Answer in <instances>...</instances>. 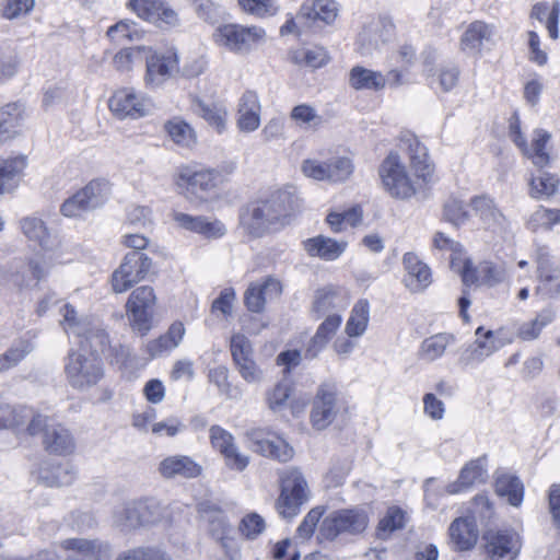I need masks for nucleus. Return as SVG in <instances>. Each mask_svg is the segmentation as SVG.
Wrapping results in <instances>:
<instances>
[{
    "mask_svg": "<svg viewBox=\"0 0 560 560\" xmlns=\"http://www.w3.org/2000/svg\"><path fill=\"white\" fill-rule=\"evenodd\" d=\"M266 32L259 26H245L236 23L219 25L213 33L214 43L230 52L247 55L264 40Z\"/></svg>",
    "mask_w": 560,
    "mask_h": 560,
    "instance_id": "nucleus-4",
    "label": "nucleus"
},
{
    "mask_svg": "<svg viewBox=\"0 0 560 560\" xmlns=\"http://www.w3.org/2000/svg\"><path fill=\"white\" fill-rule=\"evenodd\" d=\"M405 521V512L400 508H388L385 516L378 523L377 536L385 539L393 532L402 528Z\"/></svg>",
    "mask_w": 560,
    "mask_h": 560,
    "instance_id": "nucleus-61",
    "label": "nucleus"
},
{
    "mask_svg": "<svg viewBox=\"0 0 560 560\" xmlns=\"http://www.w3.org/2000/svg\"><path fill=\"white\" fill-rule=\"evenodd\" d=\"M191 110L201 117L219 135L228 130L229 112L222 102L208 103L198 96L191 97Z\"/></svg>",
    "mask_w": 560,
    "mask_h": 560,
    "instance_id": "nucleus-30",
    "label": "nucleus"
},
{
    "mask_svg": "<svg viewBox=\"0 0 560 560\" xmlns=\"http://www.w3.org/2000/svg\"><path fill=\"white\" fill-rule=\"evenodd\" d=\"M65 374L71 387L86 390L104 377V363L95 353L70 350L65 362Z\"/></svg>",
    "mask_w": 560,
    "mask_h": 560,
    "instance_id": "nucleus-3",
    "label": "nucleus"
},
{
    "mask_svg": "<svg viewBox=\"0 0 560 560\" xmlns=\"http://www.w3.org/2000/svg\"><path fill=\"white\" fill-rule=\"evenodd\" d=\"M62 549L72 551L82 560H109V546L98 539L68 538L60 542Z\"/></svg>",
    "mask_w": 560,
    "mask_h": 560,
    "instance_id": "nucleus-32",
    "label": "nucleus"
},
{
    "mask_svg": "<svg viewBox=\"0 0 560 560\" xmlns=\"http://www.w3.org/2000/svg\"><path fill=\"white\" fill-rule=\"evenodd\" d=\"M45 421L46 417L43 416ZM44 430L45 448L56 455H68L74 451L75 443L70 431L61 424L48 425L44 422L39 432Z\"/></svg>",
    "mask_w": 560,
    "mask_h": 560,
    "instance_id": "nucleus-34",
    "label": "nucleus"
},
{
    "mask_svg": "<svg viewBox=\"0 0 560 560\" xmlns=\"http://www.w3.org/2000/svg\"><path fill=\"white\" fill-rule=\"evenodd\" d=\"M347 246L348 243L345 241H336L324 235L307 238L303 242V247L310 256L319 257L327 261L339 258Z\"/></svg>",
    "mask_w": 560,
    "mask_h": 560,
    "instance_id": "nucleus-37",
    "label": "nucleus"
},
{
    "mask_svg": "<svg viewBox=\"0 0 560 560\" xmlns=\"http://www.w3.org/2000/svg\"><path fill=\"white\" fill-rule=\"evenodd\" d=\"M452 541L460 550H468L475 546L478 539V529L472 518L459 517L450 526Z\"/></svg>",
    "mask_w": 560,
    "mask_h": 560,
    "instance_id": "nucleus-44",
    "label": "nucleus"
},
{
    "mask_svg": "<svg viewBox=\"0 0 560 560\" xmlns=\"http://www.w3.org/2000/svg\"><path fill=\"white\" fill-rule=\"evenodd\" d=\"M295 196L289 190H278L268 199L250 202L240 213V224L247 234L260 237L288 223L294 211Z\"/></svg>",
    "mask_w": 560,
    "mask_h": 560,
    "instance_id": "nucleus-1",
    "label": "nucleus"
},
{
    "mask_svg": "<svg viewBox=\"0 0 560 560\" xmlns=\"http://www.w3.org/2000/svg\"><path fill=\"white\" fill-rule=\"evenodd\" d=\"M487 478L486 459L470 460L462 468L458 479L447 486V492L451 494L462 492L474 485L483 483Z\"/></svg>",
    "mask_w": 560,
    "mask_h": 560,
    "instance_id": "nucleus-38",
    "label": "nucleus"
},
{
    "mask_svg": "<svg viewBox=\"0 0 560 560\" xmlns=\"http://www.w3.org/2000/svg\"><path fill=\"white\" fill-rule=\"evenodd\" d=\"M342 305V298L332 287L318 289L315 293L313 310L323 315L326 312Z\"/></svg>",
    "mask_w": 560,
    "mask_h": 560,
    "instance_id": "nucleus-60",
    "label": "nucleus"
},
{
    "mask_svg": "<svg viewBox=\"0 0 560 560\" xmlns=\"http://www.w3.org/2000/svg\"><path fill=\"white\" fill-rule=\"evenodd\" d=\"M495 492L513 506H520L524 498V486L518 477L511 474H500L495 478Z\"/></svg>",
    "mask_w": 560,
    "mask_h": 560,
    "instance_id": "nucleus-46",
    "label": "nucleus"
},
{
    "mask_svg": "<svg viewBox=\"0 0 560 560\" xmlns=\"http://www.w3.org/2000/svg\"><path fill=\"white\" fill-rule=\"evenodd\" d=\"M497 28L483 21L471 22L459 39V50L467 56H480L483 49L495 44Z\"/></svg>",
    "mask_w": 560,
    "mask_h": 560,
    "instance_id": "nucleus-17",
    "label": "nucleus"
},
{
    "mask_svg": "<svg viewBox=\"0 0 560 560\" xmlns=\"http://www.w3.org/2000/svg\"><path fill=\"white\" fill-rule=\"evenodd\" d=\"M127 8L138 18L160 28H175L180 25L178 13L165 0H128Z\"/></svg>",
    "mask_w": 560,
    "mask_h": 560,
    "instance_id": "nucleus-12",
    "label": "nucleus"
},
{
    "mask_svg": "<svg viewBox=\"0 0 560 560\" xmlns=\"http://www.w3.org/2000/svg\"><path fill=\"white\" fill-rule=\"evenodd\" d=\"M209 434L211 445L224 456L229 468L243 471L248 466V456L238 452L234 436L229 431L220 425H212Z\"/></svg>",
    "mask_w": 560,
    "mask_h": 560,
    "instance_id": "nucleus-23",
    "label": "nucleus"
},
{
    "mask_svg": "<svg viewBox=\"0 0 560 560\" xmlns=\"http://www.w3.org/2000/svg\"><path fill=\"white\" fill-rule=\"evenodd\" d=\"M458 271L465 285L485 284L492 287L504 279V270L490 261H482L475 267L470 259H466Z\"/></svg>",
    "mask_w": 560,
    "mask_h": 560,
    "instance_id": "nucleus-27",
    "label": "nucleus"
},
{
    "mask_svg": "<svg viewBox=\"0 0 560 560\" xmlns=\"http://www.w3.org/2000/svg\"><path fill=\"white\" fill-rule=\"evenodd\" d=\"M60 313L62 316L61 325L63 330L68 336H73L78 339L86 334L90 325L95 322L93 318L80 316L77 310L70 304H65Z\"/></svg>",
    "mask_w": 560,
    "mask_h": 560,
    "instance_id": "nucleus-49",
    "label": "nucleus"
},
{
    "mask_svg": "<svg viewBox=\"0 0 560 560\" xmlns=\"http://www.w3.org/2000/svg\"><path fill=\"white\" fill-rule=\"evenodd\" d=\"M348 82L349 85L357 91H380L386 86V80L382 72L362 66H354L350 70Z\"/></svg>",
    "mask_w": 560,
    "mask_h": 560,
    "instance_id": "nucleus-43",
    "label": "nucleus"
},
{
    "mask_svg": "<svg viewBox=\"0 0 560 560\" xmlns=\"http://www.w3.org/2000/svg\"><path fill=\"white\" fill-rule=\"evenodd\" d=\"M200 517L208 524L209 534L218 541L222 548L228 549L231 542L230 534L232 528L225 513L211 502H201L198 505Z\"/></svg>",
    "mask_w": 560,
    "mask_h": 560,
    "instance_id": "nucleus-28",
    "label": "nucleus"
},
{
    "mask_svg": "<svg viewBox=\"0 0 560 560\" xmlns=\"http://www.w3.org/2000/svg\"><path fill=\"white\" fill-rule=\"evenodd\" d=\"M537 265L536 294L542 300L560 299V266L553 260L546 245H537L535 249Z\"/></svg>",
    "mask_w": 560,
    "mask_h": 560,
    "instance_id": "nucleus-9",
    "label": "nucleus"
},
{
    "mask_svg": "<svg viewBox=\"0 0 560 560\" xmlns=\"http://www.w3.org/2000/svg\"><path fill=\"white\" fill-rule=\"evenodd\" d=\"M237 2L245 13L259 19L275 16L280 10L277 0H237Z\"/></svg>",
    "mask_w": 560,
    "mask_h": 560,
    "instance_id": "nucleus-58",
    "label": "nucleus"
},
{
    "mask_svg": "<svg viewBox=\"0 0 560 560\" xmlns=\"http://www.w3.org/2000/svg\"><path fill=\"white\" fill-rule=\"evenodd\" d=\"M113 524L119 530L129 533L141 528L139 500L122 502L113 510Z\"/></svg>",
    "mask_w": 560,
    "mask_h": 560,
    "instance_id": "nucleus-42",
    "label": "nucleus"
},
{
    "mask_svg": "<svg viewBox=\"0 0 560 560\" xmlns=\"http://www.w3.org/2000/svg\"><path fill=\"white\" fill-rule=\"evenodd\" d=\"M139 509L141 527L170 528L182 512L178 504H165L155 498L139 499Z\"/></svg>",
    "mask_w": 560,
    "mask_h": 560,
    "instance_id": "nucleus-16",
    "label": "nucleus"
},
{
    "mask_svg": "<svg viewBox=\"0 0 560 560\" xmlns=\"http://www.w3.org/2000/svg\"><path fill=\"white\" fill-rule=\"evenodd\" d=\"M156 298L153 288L142 285L135 289L127 303V316L133 331L141 337L153 328V313Z\"/></svg>",
    "mask_w": 560,
    "mask_h": 560,
    "instance_id": "nucleus-8",
    "label": "nucleus"
},
{
    "mask_svg": "<svg viewBox=\"0 0 560 560\" xmlns=\"http://www.w3.org/2000/svg\"><path fill=\"white\" fill-rule=\"evenodd\" d=\"M178 178L185 185L186 192L190 198L203 202L215 194L221 175L210 168L191 170L185 167L180 171Z\"/></svg>",
    "mask_w": 560,
    "mask_h": 560,
    "instance_id": "nucleus-14",
    "label": "nucleus"
},
{
    "mask_svg": "<svg viewBox=\"0 0 560 560\" xmlns=\"http://www.w3.org/2000/svg\"><path fill=\"white\" fill-rule=\"evenodd\" d=\"M195 13L207 23L215 24L223 19L224 9L212 0H192Z\"/></svg>",
    "mask_w": 560,
    "mask_h": 560,
    "instance_id": "nucleus-63",
    "label": "nucleus"
},
{
    "mask_svg": "<svg viewBox=\"0 0 560 560\" xmlns=\"http://www.w3.org/2000/svg\"><path fill=\"white\" fill-rule=\"evenodd\" d=\"M370 320V304L368 300H359L347 320L346 324V334L349 337H360L362 336Z\"/></svg>",
    "mask_w": 560,
    "mask_h": 560,
    "instance_id": "nucleus-51",
    "label": "nucleus"
},
{
    "mask_svg": "<svg viewBox=\"0 0 560 560\" xmlns=\"http://www.w3.org/2000/svg\"><path fill=\"white\" fill-rule=\"evenodd\" d=\"M282 293V285L275 278H267L261 283H252L244 294V303L249 312L260 313L264 311L267 300H273Z\"/></svg>",
    "mask_w": 560,
    "mask_h": 560,
    "instance_id": "nucleus-31",
    "label": "nucleus"
},
{
    "mask_svg": "<svg viewBox=\"0 0 560 560\" xmlns=\"http://www.w3.org/2000/svg\"><path fill=\"white\" fill-rule=\"evenodd\" d=\"M26 166V158H0V195L13 191L20 182V176Z\"/></svg>",
    "mask_w": 560,
    "mask_h": 560,
    "instance_id": "nucleus-41",
    "label": "nucleus"
},
{
    "mask_svg": "<svg viewBox=\"0 0 560 560\" xmlns=\"http://www.w3.org/2000/svg\"><path fill=\"white\" fill-rule=\"evenodd\" d=\"M45 419L27 406L13 407L0 399V430L12 429L16 433L26 432L30 435L39 433Z\"/></svg>",
    "mask_w": 560,
    "mask_h": 560,
    "instance_id": "nucleus-11",
    "label": "nucleus"
},
{
    "mask_svg": "<svg viewBox=\"0 0 560 560\" xmlns=\"http://www.w3.org/2000/svg\"><path fill=\"white\" fill-rule=\"evenodd\" d=\"M110 192L108 182L104 179L91 180L86 186L63 201L60 212L68 218L83 214L103 206Z\"/></svg>",
    "mask_w": 560,
    "mask_h": 560,
    "instance_id": "nucleus-6",
    "label": "nucleus"
},
{
    "mask_svg": "<svg viewBox=\"0 0 560 560\" xmlns=\"http://www.w3.org/2000/svg\"><path fill=\"white\" fill-rule=\"evenodd\" d=\"M185 331L186 329L182 322H174L164 335L145 343L143 349L144 353H147L150 359L168 354L180 345Z\"/></svg>",
    "mask_w": 560,
    "mask_h": 560,
    "instance_id": "nucleus-35",
    "label": "nucleus"
},
{
    "mask_svg": "<svg viewBox=\"0 0 560 560\" xmlns=\"http://www.w3.org/2000/svg\"><path fill=\"white\" fill-rule=\"evenodd\" d=\"M338 8L332 0L305 1L298 13V19L303 20L307 25L319 23L330 24L337 18Z\"/></svg>",
    "mask_w": 560,
    "mask_h": 560,
    "instance_id": "nucleus-33",
    "label": "nucleus"
},
{
    "mask_svg": "<svg viewBox=\"0 0 560 560\" xmlns=\"http://www.w3.org/2000/svg\"><path fill=\"white\" fill-rule=\"evenodd\" d=\"M256 451L262 456L277 459L279 462H289L294 454L290 446L282 438L272 436L256 440Z\"/></svg>",
    "mask_w": 560,
    "mask_h": 560,
    "instance_id": "nucleus-48",
    "label": "nucleus"
},
{
    "mask_svg": "<svg viewBox=\"0 0 560 560\" xmlns=\"http://www.w3.org/2000/svg\"><path fill=\"white\" fill-rule=\"evenodd\" d=\"M402 264L407 272L404 281L411 292L421 291L431 283L429 266L420 260L415 253H406L402 257Z\"/></svg>",
    "mask_w": 560,
    "mask_h": 560,
    "instance_id": "nucleus-36",
    "label": "nucleus"
},
{
    "mask_svg": "<svg viewBox=\"0 0 560 560\" xmlns=\"http://www.w3.org/2000/svg\"><path fill=\"white\" fill-rule=\"evenodd\" d=\"M174 220L179 226L202 234L207 237H220L225 234V226L219 220L209 221L207 218L198 215L192 217L190 214L177 212L174 214Z\"/></svg>",
    "mask_w": 560,
    "mask_h": 560,
    "instance_id": "nucleus-39",
    "label": "nucleus"
},
{
    "mask_svg": "<svg viewBox=\"0 0 560 560\" xmlns=\"http://www.w3.org/2000/svg\"><path fill=\"white\" fill-rule=\"evenodd\" d=\"M485 539L487 555L492 560H515L522 548L521 537L513 529L490 530Z\"/></svg>",
    "mask_w": 560,
    "mask_h": 560,
    "instance_id": "nucleus-19",
    "label": "nucleus"
},
{
    "mask_svg": "<svg viewBox=\"0 0 560 560\" xmlns=\"http://www.w3.org/2000/svg\"><path fill=\"white\" fill-rule=\"evenodd\" d=\"M79 350L85 353H95L98 357L109 347V337L102 325L95 320L88 328L86 334L78 340Z\"/></svg>",
    "mask_w": 560,
    "mask_h": 560,
    "instance_id": "nucleus-45",
    "label": "nucleus"
},
{
    "mask_svg": "<svg viewBox=\"0 0 560 560\" xmlns=\"http://www.w3.org/2000/svg\"><path fill=\"white\" fill-rule=\"evenodd\" d=\"M20 224L23 234L28 241L38 244L44 249L50 247V234L42 219L26 217L21 220Z\"/></svg>",
    "mask_w": 560,
    "mask_h": 560,
    "instance_id": "nucleus-52",
    "label": "nucleus"
},
{
    "mask_svg": "<svg viewBox=\"0 0 560 560\" xmlns=\"http://www.w3.org/2000/svg\"><path fill=\"white\" fill-rule=\"evenodd\" d=\"M394 23L387 16L372 19L364 25L358 37V49L362 56H370L394 35Z\"/></svg>",
    "mask_w": 560,
    "mask_h": 560,
    "instance_id": "nucleus-18",
    "label": "nucleus"
},
{
    "mask_svg": "<svg viewBox=\"0 0 560 560\" xmlns=\"http://www.w3.org/2000/svg\"><path fill=\"white\" fill-rule=\"evenodd\" d=\"M75 476L73 467L66 463L52 466L51 470H42L39 478L48 487H63L70 486L75 480Z\"/></svg>",
    "mask_w": 560,
    "mask_h": 560,
    "instance_id": "nucleus-56",
    "label": "nucleus"
},
{
    "mask_svg": "<svg viewBox=\"0 0 560 560\" xmlns=\"http://www.w3.org/2000/svg\"><path fill=\"white\" fill-rule=\"evenodd\" d=\"M556 224H560V210L544 207H539L528 221L529 228L534 231L539 228L551 230Z\"/></svg>",
    "mask_w": 560,
    "mask_h": 560,
    "instance_id": "nucleus-64",
    "label": "nucleus"
},
{
    "mask_svg": "<svg viewBox=\"0 0 560 560\" xmlns=\"http://www.w3.org/2000/svg\"><path fill=\"white\" fill-rule=\"evenodd\" d=\"M261 121V104L255 91H245L237 103L236 127L241 132L256 131Z\"/></svg>",
    "mask_w": 560,
    "mask_h": 560,
    "instance_id": "nucleus-26",
    "label": "nucleus"
},
{
    "mask_svg": "<svg viewBox=\"0 0 560 560\" xmlns=\"http://www.w3.org/2000/svg\"><path fill=\"white\" fill-rule=\"evenodd\" d=\"M109 109L119 119H138L152 108L151 100L131 88L117 90L108 101Z\"/></svg>",
    "mask_w": 560,
    "mask_h": 560,
    "instance_id": "nucleus-13",
    "label": "nucleus"
},
{
    "mask_svg": "<svg viewBox=\"0 0 560 560\" xmlns=\"http://www.w3.org/2000/svg\"><path fill=\"white\" fill-rule=\"evenodd\" d=\"M308 500L307 482L298 469H288L281 477V492L276 502L283 518H293Z\"/></svg>",
    "mask_w": 560,
    "mask_h": 560,
    "instance_id": "nucleus-5",
    "label": "nucleus"
},
{
    "mask_svg": "<svg viewBox=\"0 0 560 560\" xmlns=\"http://www.w3.org/2000/svg\"><path fill=\"white\" fill-rule=\"evenodd\" d=\"M164 129L178 145L191 147L196 142V132L185 120L175 117L165 122Z\"/></svg>",
    "mask_w": 560,
    "mask_h": 560,
    "instance_id": "nucleus-54",
    "label": "nucleus"
},
{
    "mask_svg": "<svg viewBox=\"0 0 560 560\" xmlns=\"http://www.w3.org/2000/svg\"><path fill=\"white\" fill-rule=\"evenodd\" d=\"M470 207L487 225L500 223V220L502 219V213L494 203V200L487 195L475 196L471 198Z\"/></svg>",
    "mask_w": 560,
    "mask_h": 560,
    "instance_id": "nucleus-53",
    "label": "nucleus"
},
{
    "mask_svg": "<svg viewBox=\"0 0 560 560\" xmlns=\"http://www.w3.org/2000/svg\"><path fill=\"white\" fill-rule=\"evenodd\" d=\"M158 471L165 479H192L201 475L202 467L189 456L172 455L160 462Z\"/></svg>",
    "mask_w": 560,
    "mask_h": 560,
    "instance_id": "nucleus-29",
    "label": "nucleus"
},
{
    "mask_svg": "<svg viewBox=\"0 0 560 560\" xmlns=\"http://www.w3.org/2000/svg\"><path fill=\"white\" fill-rule=\"evenodd\" d=\"M377 174L384 191L396 200H425L430 196V186L416 174L412 176L409 173L397 152H389L386 155L378 166Z\"/></svg>",
    "mask_w": 560,
    "mask_h": 560,
    "instance_id": "nucleus-2",
    "label": "nucleus"
},
{
    "mask_svg": "<svg viewBox=\"0 0 560 560\" xmlns=\"http://www.w3.org/2000/svg\"><path fill=\"white\" fill-rule=\"evenodd\" d=\"M33 343L27 339H19L2 354H0V373L16 366L33 351Z\"/></svg>",
    "mask_w": 560,
    "mask_h": 560,
    "instance_id": "nucleus-55",
    "label": "nucleus"
},
{
    "mask_svg": "<svg viewBox=\"0 0 560 560\" xmlns=\"http://www.w3.org/2000/svg\"><path fill=\"white\" fill-rule=\"evenodd\" d=\"M338 413L337 395L332 387L324 385L318 389L311 411V423L316 430H324Z\"/></svg>",
    "mask_w": 560,
    "mask_h": 560,
    "instance_id": "nucleus-25",
    "label": "nucleus"
},
{
    "mask_svg": "<svg viewBox=\"0 0 560 560\" xmlns=\"http://www.w3.org/2000/svg\"><path fill=\"white\" fill-rule=\"evenodd\" d=\"M152 267V260L141 252L126 254L121 265L112 276L113 290L126 292L135 283L143 280Z\"/></svg>",
    "mask_w": 560,
    "mask_h": 560,
    "instance_id": "nucleus-10",
    "label": "nucleus"
},
{
    "mask_svg": "<svg viewBox=\"0 0 560 560\" xmlns=\"http://www.w3.org/2000/svg\"><path fill=\"white\" fill-rule=\"evenodd\" d=\"M369 524L368 514L359 508L342 509L327 515L319 527L320 535L327 540H335L340 535H358Z\"/></svg>",
    "mask_w": 560,
    "mask_h": 560,
    "instance_id": "nucleus-7",
    "label": "nucleus"
},
{
    "mask_svg": "<svg viewBox=\"0 0 560 560\" xmlns=\"http://www.w3.org/2000/svg\"><path fill=\"white\" fill-rule=\"evenodd\" d=\"M147 57L145 83L151 86H160L174 77L178 70V57L175 50L151 51Z\"/></svg>",
    "mask_w": 560,
    "mask_h": 560,
    "instance_id": "nucleus-21",
    "label": "nucleus"
},
{
    "mask_svg": "<svg viewBox=\"0 0 560 560\" xmlns=\"http://www.w3.org/2000/svg\"><path fill=\"white\" fill-rule=\"evenodd\" d=\"M559 179L547 172H541L538 176L530 179L529 192L533 198L542 199L556 194Z\"/></svg>",
    "mask_w": 560,
    "mask_h": 560,
    "instance_id": "nucleus-57",
    "label": "nucleus"
},
{
    "mask_svg": "<svg viewBox=\"0 0 560 560\" xmlns=\"http://www.w3.org/2000/svg\"><path fill=\"white\" fill-rule=\"evenodd\" d=\"M550 139L551 135L548 131L544 129L535 130V137L533 139L532 147L529 148L530 152L526 155L540 168L545 167L550 162V156L546 151V145Z\"/></svg>",
    "mask_w": 560,
    "mask_h": 560,
    "instance_id": "nucleus-59",
    "label": "nucleus"
},
{
    "mask_svg": "<svg viewBox=\"0 0 560 560\" xmlns=\"http://www.w3.org/2000/svg\"><path fill=\"white\" fill-rule=\"evenodd\" d=\"M290 118L300 126H305L312 129L319 128L324 119L317 110L308 104H300L292 108Z\"/></svg>",
    "mask_w": 560,
    "mask_h": 560,
    "instance_id": "nucleus-62",
    "label": "nucleus"
},
{
    "mask_svg": "<svg viewBox=\"0 0 560 560\" xmlns=\"http://www.w3.org/2000/svg\"><path fill=\"white\" fill-rule=\"evenodd\" d=\"M454 340V336L447 332H440L425 338L420 346L421 359L429 362L440 359Z\"/></svg>",
    "mask_w": 560,
    "mask_h": 560,
    "instance_id": "nucleus-50",
    "label": "nucleus"
},
{
    "mask_svg": "<svg viewBox=\"0 0 560 560\" xmlns=\"http://www.w3.org/2000/svg\"><path fill=\"white\" fill-rule=\"evenodd\" d=\"M476 340L463 350L459 363L464 366H475L497 352L503 343L493 330H485L482 326L475 331Z\"/></svg>",
    "mask_w": 560,
    "mask_h": 560,
    "instance_id": "nucleus-20",
    "label": "nucleus"
},
{
    "mask_svg": "<svg viewBox=\"0 0 560 560\" xmlns=\"http://www.w3.org/2000/svg\"><path fill=\"white\" fill-rule=\"evenodd\" d=\"M24 119V105L20 102L5 104L0 108V143L19 133Z\"/></svg>",
    "mask_w": 560,
    "mask_h": 560,
    "instance_id": "nucleus-40",
    "label": "nucleus"
},
{
    "mask_svg": "<svg viewBox=\"0 0 560 560\" xmlns=\"http://www.w3.org/2000/svg\"><path fill=\"white\" fill-rule=\"evenodd\" d=\"M400 147L407 151L415 174L428 186H431L433 183V166L429 160L428 149L410 132H405L401 136Z\"/></svg>",
    "mask_w": 560,
    "mask_h": 560,
    "instance_id": "nucleus-24",
    "label": "nucleus"
},
{
    "mask_svg": "<svg viewBox=\"0 0 560 560\" xmlns=\"http://www.w3.org/2000/svg\"><path fill=\"white\" fill-rule=\"evenodd\" d=\"M302 173L315 180L331 183L345 182L353 172V164L348 158H336L328 162L307 159L302 162Z\"/></svg>",
    "mask_w": 560,
    "mask_h": 560,
    "instance_id": "nucleus-15",
    "label": "nucleus"
},
{
    "mask_svg": "<svg viewBox=\"0 0 560 560\" xmlns=\"http://www.w3.org/2000/svg\"><path fill=\"white\" fill-rule=\"evenodd\" d=\"M45 277V270L38 259H14L2 280L11 283L18 290L31 288Z\"/></svg>",
    "mask_w": 560,
    "mask_h": 560,
    "instance_id": "nucleus-22",
    "label": "nucleus"
},
{
    "mask_svg": "<svg viewBox=\"0 0 560 560\" xmlns=\"http://www.w3.org/2000/svg\"><path fill=\"white\" fill-rule=\"evenodd\" d=\"M556 318V311L551 306L542 308L536 317L523 323L517 329V337L524 341L536 340L542 329L550 325Z\"/></svg>",
    "mask_w": 560,
    "mask_h": 560,
    "instance_id": "nucleus-47",
    "label": "nucleus"
}]
</instances>
